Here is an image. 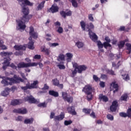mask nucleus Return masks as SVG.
Instances as JSON below:
<instances>
[{
    "label": "nucleus",
    "mask_w": 131,
    "mask_h": 131,
    "mask_svg": "<svg viewBox=\"0 0 131 131\" xmlns=\"http://www.w3.org/2000/svg\"><path fill=\"white\" fill-rule=\"evenodd\" d=\"M57 32L59 34L63 33V28H62L61 27H59L58 28Z\"/></svg>",
    "instance_id": "nucleus-54"
},
{
    "label": "nucleus",
    "mask_w": 131,
    "mask_h": 131,
    "mask_svg": "<svg viewBox=\"0 0 131 131\" xmlns=\"http://www.w3.org/2000/svg\"><path fill=\"white\" fill-rule=\"evenodd\" d=\"M72 123V121L71 120H66L64 122V125H69Z\"/></svg>",
    "instance_id": "nucleus-49"
},
{
    "label": "nucleus",
    "mask_w": 131,
    "mask_h": 131,
    "mask_svg": "<svg viewBox=\"0 0 131 131\" xmlns=\"http://www.w3.org/2000/svg\"><path fill=\"white\" fill-rule=\"evenodd\" d=\"M97 46L98 47V49H102L104 47V43H102V42L101 41L98 40L97 41Z\"/></svg>",
    "instance_id": "nucleus-39"
},
{
    "label": "nucleus",
    "mask_w": 131,
    "mask_h": 131,
    "mask_svg": "<svg viewBox=\"0 0 131 131\" xmlns=\"http://www.w3.org/2000/svg\"><path fill=\"white\" fill-rule=\"evenodd\" d=\"M38 107H43V108H46L47 107V104L46 102H42L38 104Z\"/></svg>",
    "instance_id": "nucleus-52"
},
{
    "label": "nucleus",
    "mask_w": 131,
    "mask_h": 131,
    "mask_svg": "<svg viewBox=\"0 0 131 131\" xmlns=\"http://www.w3.org/2000/svg\"><path fill=\"white\" fill-rule=\"evenodd\" d=\"M64 101H67L68 103H71L73 101L72 97H68Z\"/></svg>",
    "instance_id": "nucleus-51"
},
{
    "label": "nucleus",
    "mask_w": 131,
    "mask_h": 131,
    "mask_svg": "<svg viewBox=\"0 0 131 131\" xmlns=\"http://www.w3.org/2000/svg\"><path fill=\"white\" fill-rule=\"evenodd\" d=\"M76 46H77V48H78L79 49H81L83 47V42L77 41L76 42Z\"/></svg>",
    "instance_id": "nucleus-35"
},
{
    "label": "nucleus",
    "mask_w": 131,
    "mask_h": 131,
    "mask_svg": "<svg viewBox=\"0 0 131 131\" xmlns=\"http://www.w3.org/2000/svg\"><path fill=\"white\" fill-rule=\"evenodd\" d=\"M81 29H82V30L83 31H85V23L84 22V21L82 20L80 21V23Z\"/></svg>",
    "instance_id": "nucleus-37"
},
{
    "label": "nucleus",
    "mask_w": 131,
    "mask_h": 131,
    "mask_svg": "<svg viewBox=\"0 0 131 131\" xmlns=\"http://www.w3.org/2000/svg\"><path fill=\"white\" fill-rule=\"evenodd\" d=\"M53 85H55L57 86L59 84V80H58V79H54L52 80Z\"/></svg>",
    "instance_id": "nucleus-44"
},
{
    "label": "nucleus",
    "mask_w": 131,
    "mask_h": 131,
    "mask_svg": "<svg viewBox=\"0 0 131 131\" xmlns=\"http://www.w3.org/2000/svg\"><path fill=\"white\" fill-rule=\"evenodd\" d=\"M14 48L16 51H20V50L25 51L26 50V45H15L14 46Z\"/></svg>",
    "instance_id": "nucleus-18"
},
{
    "label": "nucleus",
    "mask_w": 131,
    "mask_h": 131,
    "mask_svg": "<svg viewBox=\"0 0 131 131\" xmlns=\"http://www.w3.org/2000/svg\"><path fill=\"white\" fill-rule=\"evenodd\" d=\"M69 2L72 3L74 8H77V7H78V4H77L76 0H69Z\"/></svg>",
    "instance_id": "nucleus-33"
},
{
    "label": "nucleus",
    "mask_w": 131,
    "mask_h": 131,
    "mask_svg": "<svg viewBox=\"0 0 131 131\" xmlns=\"http://www.w3.org/2000/svg\"><path fill=\"white\" fill-rule=\"evenodd\" d=\"M99 85H100L101 88H105V82L103 81H100Z\"/></svg>",
    "instance_id": "nucleus-61"
},
{
    "label": "nucleus",
    "mask_w": 131,
    "mask_h": 131,
    "mask_svg": "<svg viewBox=\"0 0 131 131\" xmlns=\"http://www.w3.org/2000/svg\"><path fill=\"white\" fill-rule=\"evenodd\" d=\"M62 97L63 100L65 101V100L68 98V94H67V93L62 92Z\"/></svg>",
    "instance_id": "nucleus-46"
},
{
    "label": "nucleus",
    "mask_w": 131,
    "mask_h": 131,
    "mask_svg": "<svg viewBox=\"0 0 131 131\" xmlns=\"http://www.w3.org/2000/svg\"><path fill=\"white\" fill-rule=\"evenodd\" d=\"M124 45H125L124 41H120L118 45L119 49H122L124 47Z\"/></svg>",
    "instance_id": "nucleus-38"
},
{
    "label": "nucleus",
    "mask_w": 131,
    "mask_h": 131,
    "mask_svg": "<svg viewBox=\"0 0 131 131\" xmlns=\"http://www.w3.org/2000/svg\"><path fill=\"white\" fill-rule=\"evenodd\" d=\"M82 111L84 112V113H85V114H90L91 113V109L90 108H83Z\"/></svg>",
    "instance_id": "nucleus-47"
},
{
    "label": "nucleus",
    "mask_w": 131,
    "mask_h": 131,
    "mask_svg": "<svg viewBox=\"0 0 131 131\" xmlns=\"http://www.w3.org/2000/svg\"><path fill=\"white\" fill-rule=\"evenodd\" d=\"M34 42L33 41H31L28 43V49L30 50H34Z\"/></svg>",
    "instance_id": "nucleus-32"
},
{
    "label": "nucleus",
    "mask_w": 131,
    "mask_h": 131,
    "mask_svg": "<svg viewBox=\"0 0 131 131\" xmlns=\"http://www.w3.org/2000/svg\"><path fill=\"white\" fill-rule=\"evenodd\" d=\"M111 88H113L114 94H115L116 92H118V84L116 83L115 82H113L110 84Z\"/></svg>",
    "instance_id": "nucleus-19"
},
{
    "label": "nucleus",
    "mask_w": 131,
    "mask_h": 131,
    "mask_svg": "<svg viewBox=\"0 0 131 131\" xmlns=\"http://www.w3.org/2000/svg\"><path fill=\"white\" fill-rule=\"evenodd\" d=\"M29 35H30V37L29 38L30 41H32V37L34 39L37 38L38 35L37 32H34V29L33 27H30Z\"/></svg>",
    "instance_id": "nucleus-4"
},
{
    "label": "nucleus",
    "mask_w": 131,
    "mask_h": 131,
    "mask_svg": "<svg viewBox=\"0 0 131 131\" xmlns=\"http://www.w3.org/2000/svg\"><path fill=\"white\" fill-rule=\"evenodd\" d=\"M128 97V95H127V93H125L122 95L121 97V101H127V97Z\"/></svg>",
    "instance_id": "nucleus-34"
},
{
    "label": "nucleus",
    "mask_w": 131,
    "mask_h": 131,
    "mask_svg": "<svg viewBox=\"0 0 131 131\" xmlns=\"http://www.w3.org/2000/svg\"><path fill=\"white\" fill-rule=\"evenodd\" d=\"M65 118V113L61 112L59 115L56 116L54 117V121H61V120H63Z\"/></svg>",
    "instance_id": "nucleus-12"
},
{
    "label": "nucleus",
    "mask_w": 131,
    "mask_h": 131,
    "mask_svg": "<svg viewBox=\"0 0 131 131\" xmlns=\"http://www.w3.org/2000/svg\"><path fill=\"white\" fill-rule=\"evenodd\" d=\"M125 46L126 47V50L128 51H126L127 54L128 55H130L131 54V44L130 43H126L125 44Z\"/></svg>",
    "instance_id": "nucleus-28"
},
{
    "label": "nucleus",
    "mask_w": 131,
    "mask_h": 131,
    "mask_svg": "<svg viewBox=\"0 0 131 131\" xmlns=\"http://www.w3.org/2000/svg\"><path fill=\"white\" fill-rule=\"evenodd\" d=\"M10 81H12V83H20V82H24V80L20 77L17 76V75H14L13 78H9Z\"/></svg>",
    "instance_id": "nucleus-5"
},
{
    "label": "nucleus",
    "mask_w": 131,
    "mask_h": 131,
    "mask_svg": "<svg viewBox=\"0 0 131 131\" xmlns=\"http://www.w3.org/2000/svg\"><path fill=\"white\" fill-rule=\"evenodd\" d=\"M110 42H104L103 43V47L105 49H107L108 47L111 48L112 46L110 44Z\"/></svg>",
    "instance_id": "nucleus-43"
},
{
    "label": "nucleus",
    "mask_w": 131,
    "mask_h": 131,
    "mask_svg": "<svg viewBox=\"0 0 131 131\" xmlns=\"http://www.w3.org/2000/svg\"><path fill=\"white\" fill-rule=\"evenodd\" d=\"M19 5L23 7V14L22 17L20 19H16V23L19 27L18 29L20 30H24L26 28L25 23L29 22V20L32 18V15H29V8L25 7V6H30L32 7L33 3H31L28 0H17Z\"/></svg>",
    "instance_id": "nucleus-1"
},
{
    "label": "nucleus",
    "mask_w": 131,
    "mask_h": 131,
    "mask_svg": "<svg viewBox=\"0 0 131 131\" xmlns=\"http://www.w3.org/2000/svg\"><path fill=\"white\" fill-rule=\"evenodd\" d=\"M23 102V100L21 99H15L11 101V104L12 106H16V105H20Z\"/></svg>",
    "instance_id": "nucleus-22"
},
{
    "label": "nucleus",
    "mask_w": 131,
    "mask_h": 131,
    "mask_svg": "<svg viewBox=\"0 0 131 131\" xmlns=\"http://www.w3.org/2000/svg\"><path fill=\"white\" fill-rule=\"evenodd\" d=\"M76 69H77L78 73H82V72L85 71L88 69V67L84 64L80 65L76 67Z\"/></svg>",
    "instance_id": "nucleus-10"
},
{
    "label": "nucleus",
    "mask_w": 131,
    "mask_h": 131,
    "mask_svg": "<svg viewBox=\"0 0 131 131\" xmlns=\"http://www.w3.org/2000/svg\"><path fill=\"white\" fill-rule=\"evenodd\" d=\"M39 82L38 80H34L33 81V83L29 84V89L30 90H32L33 89H38V84Z\"/></svg>",
    "instance_id": "nucleus-14"
},
{
    "label": "nucleus",
    "mask_w": 131,
    "mask_h": 131,
    "mask_svg": "<svg viewBox=\"0 0 131 131\" xmlns=\"http://www.w3.org/2000/svg\"><path fill=\"white\" fill-rule=\"evenodd\" d=\"M3 64V69H4V70H6V69H7V68H8L9 66H10V60L8 59H6L4 61Z\"/></svg>",
    "instance_id": "nucleus-24"
},
{
    "label": "nucleus",
    "mask_w": 131,
    "mask_h": 131,
    "mask_svg": "<svg viewBox=\"0 0 131 131\" xmlns=\"http://www.w3.org/2000/svg\"><path fill=\"white\" fill-rule=\"evenodd\" d=\"M21 89L23 91H27V90H30V89L29 88V84H27L26 86H21Z\"/></svg>",
    "instance_id": "nucleus-48"
},
{
    "label": "nucleus",
    "mask_w": 131,
    "mask_h": 131,
    "mask_svg": "<svg viewBox=\"0 0 131 131\" xmlns=\"http://www.w3.org/2000/svg\"><path fill=\"white\" fill-rule=\"evenodd\" d=\"M49 87L47 84H44L43 88L42 89V90H49Z\"/></svg>",
    "instance_id": "nucleus-64"
},
{
    "label": "nucleus",
    "mask_w": 131,
    "mask_h": 131,
    "mask_svg": "<svg viewBox=\"0 0 131 131\" xmlns=\"http://www.w3.org/2000/svg\"><path fill=\"white\" fill-rule=\"evenodd\" d=\"M19 74L21 75L23 79L24 80H24H27V78L25 76V74L23 73L22 72H20Z\"/></svg>",
    "instance_id": "nucleus-50"
},
{
    "label": "nucleus",
    "mask_w": 131,
    "mask_h": 131,
    "mask_svg": "<svg viewBox=\"0 0 131 131\" xmlns=\"http://www.w3.org/2000/svg\"><path fill=\"white\" fill-rule=\"evenodd\" d=\"M88 31H89V35L91 39H92L93 41H94V42H97V41L98 40V38L97 34L92 32V30L90 29H89Z\"/></svg>",
    "instance_id": "nucleus-7"
},
{
    "label": "nucleus",
    "mask_w": 131,
    "mask_h": 131,
    "mask_svg": "<svg viewBox=\"0 0 131 131\" xmlns=\"http://www.w3.org/2000/svg\"><path fill=\"white\" fill-rule=\"evenodd\" d=\"M107 73L110 74V75H115V73L112 70H106Z\"/></svg>",
    "instance_id": "nucleus-45"
},
{
    "label": "nucleus",
    "mask_w": 131,
    "mask_h": 131,
    "mask_svg": "<svg viewBox=\"0 0 131 131\" xmlns=\"http://www.w3.org/2000/svg\"><path fill=\"white\" fill-rule=\"evenodd\" d=\"M101 78H102V79H107V75L105 74H101Z\"/></svg>",
    "instance_id": "nucleus-62"
},
{
    "label": "nucleus",
    "mask_w": 131,
    "mask_h": 131,
    "mask_svg": "<svg viewBox=\"0 0 131 131\" xmlns=\"http://www.w3.org/2000/svg\"><path fill=\"white\" fill-rule=\"evenodd\" d=\"M10 67L12 68V69H15V70H17V67L15 64L12 63L10 65L9 64Z\"/></svg>",
    "instance_id": "nucleus-56"
},
{
    "label": "nucleus",
    "mask_w": 131,
    "mask_h": 131,
    "mask_svg": "<svg viewBox=\"0 0 131 131\" xmlns=\"http://www.w3.org/2000/svg\"><path fill=\"white\" fill-rule=\"evenodd\" d=\"M93 80H95L96 82H98V81H100L101 80L100 78L98 77V76L96 75H93Z\"/></svg>",
    "instance_id": "nucleus-42"
},
{
    "label": "nucleus",
    "mask_w": 131,
    "mask_h": 131,
    "mask_svg": "<svg viewBox=\"0 0 131 131\" xmlns=\"http://www.w3.org/2000/svg\"><path fill=\"white\" fill-rule=\"evenodd\" d=\"M77 73V71H76L75 69L72 72V77H74L75 76V75Z\"/></svg>",
    "instance_id": "nucleus-59"
},
{
    "label": "nucleus",
    "mask_w": 131,
    "mask_h": 131,
    "mask_svg": "<svg viewBox=\"0 0 131 131\" xmlns=\"http://www.w3.org/2000/svg\"><path fill=\"white\" fill-rule=\"evenodd\" d=\"M45 4H46V1H43L40 4H37L38 6L36 7V11H41L43 8H45Z\"/></svg>",
    "instance_id": "nucleus-21"
},
{
    "label": "nucleus",
    "mask_w": 131,
    "mask_h": 131,
    "mask_svg": "<svg viewBox=\"0 0 131 131\" xmlns=\"http://www.w3.org/2000/svg\"><path fill=\"white\" fill-rule=\"evenodd\" d=\"M88 18L90 21H92V22H94V17H93V14H90L88 15Z\"/></svg>",
    "instance_id": "nucleus-53"
},
{
    "label": "nucleus",
    "mask_w": 131,
    "mask_h": 131,
    "mask_svg": "<svg viewBox=\"0 0 131 131\" xmlns=\"http://www.w3.org/2000/svg\"><path fill=\"white\" fill-rule=\"evenodd\" d=\"M66 56L68 57L67 59L68 62H71V59H72V57H73V54H72L71 53H67L66 54Z\"/></svg>",
    "instance_id": "nucleus-30"
},
{
    "label": "nucleus",
    "mask_w": 131,
    "mask_h": 131,
    "mask_svg": "<svg viewBox=\"0 0 131 131\" xmlns=\"http://www.w3.org/2000/svg\"><path fill=\"white\" fill-rule=\"evenodd\" d=\"M33 118H31L29 119H26L24 120V123L25 124H32V123H33Z\"/></svg>",
    "instance_id": "nucleus-27"
},
{
    "label": "nucleus",
    "mask_w": 131,
    "mask_h": 131,
    "mask_svg": "<svg viewBox=\"0 0 131 131\" xmlns=\"http://www.w3.org/2000/svg\"><path fill=\"white\" fill-rule=\"evenodd\" d=\"M25 100L26 102H28V103H30V104H38L39 103V100H36L33 96H27L25 98Z\"/></svg>",
    "instance_id": "nucleus-3"
},
{
    "label": "nucleus",
    "mask_w": 131,
    "mask_h": 131,
    "mask_svg": "<svg viewBox=\"0 0 131 131\" xmlns=\"http://www.w3.org/2000/svg\"><path fill=\"white\" fill-rule=\"evenodd\" d=\"M34 59H37L38 60H39V59H40V58H41V56H40V55H35L34 56Z\"/></svg>",
    "instance_id": "nucleus-58"
},
{
    "label": "nucleus",
    "mask_w": 131,
    "mask_h": 131,
    "mask_svg": "<svg viewBox=\"0 0 131 131\" xmlns=\"http://www.w3.org/2000/svg\"><path fill=\"white\" fill-rule=\"evenodd\" d=\"M50 47H52L53 48H55V47H57L59 46V43L56 42V43H51L49 45Z\"/></svg>",
    "instance_id": "nucleus-55"
},
{
    "label": "nucleus",
    "mask_w": 131,
    "mask_h": 131,
    "mask_svg": "<svg viewBox=\"0 0 131 131\" xmlns=\"http://www.w3.org/2000/svg\"><path fill=\"white\" fill-rule=\"evenodd\" d=\"M13 112L14 113H18L19 114H26L27 110L26 108L14 109Z\"/></svg>",
    "instance_id": "nucleus-16"
},
{
    "label": "nucleus",
    "mask_w": 131,
    "mask_h": 131,
    "mask_svg": "<svg viewBox=\"0 0 131 131\" xmlns=\"http://www.w3.org/2000/svg\"><path fill=\"white\" fill-rule=\"evenodd\" d=\"M60 15L63 17V18H66V16H70L72 15V12L71 11H69L68 12H66L64 11H61L60 12Z\"/></svg>",
    "instance_id": "nucleus-17"
},
{
    "label": "nucleus",
    "mask_w": 131,
    "mask_h": 131,
    "mask_svg": "<svg viewBox=\"0 0 131 131\" xmlns=\"http://www.w3.org/2000/svg\"><path fill=\"white\" fill-rule=\"evenodd\" d=\"M67 110L69 114H71V115L73 116L77 114V113L75 111V107L74 106H68Z\"/></svg>",
    "instance_id": "nucleus-8"
},
{
    "label": "nucleus",
    "mask_w": 131,
    "mask_h": 131,
    "mask_svg": "<svg viewBox=\"0 0 131 131\" xmlns=\"http://www.w3.org/2000/svg\"><path fill=\"white\" fill-rule=\"evenodd\" d=\"M99 100L106 103V102H108L109 99L106 96L103 95V94H100L99 95Z\"/></svg>",
    "instance_id": "nucleus-20"
},
{
    "label": "nucleus",
    "mask_w": 131,
    "mask_h": 131,
    "mask_svg": "<svg viewBox=\"0 0 131 131\" xmlns=\"http://www.w3.org/2000/svg\"><path fill=\"white\" fill-rule=\"evenodd\" d=\"M9 91H10L9 88H5V90L1 93V95L3 96V97H7V96L9 95Z\"/></svg>",
    "instance_id": "nucleus-26"
},
{
    "label": "nucleus",
    "mask_w": 131,
    "mask_h": 131,
    "mask_svg": "<svg viewBox=\"0 0 131 131\" xmlns=\"http://www.w3.org/2000/svg\"><path fill=\"white\" fill-rule=\"evenodd\" d=\"M118 107V102L115 100L112 102V105L110 106V110L112 112H116Z\"/></svg>",
    "instance_id": "nucleus-9"
},
{
    "label": "nucleus",
    "mask_w": 131,
    "mask_h": 131,
    "mask_svg": "<svg viewBox=\"0 0 131 131\" xmlns=\"http://www.w3.org/2000/svg\"><path fill=\"white\" fill-rule=\"evenodd\" d=\"M89 28H90V30L91 29H94V28H95V26H94V25L93 24V23H91L89 24Z\"/></svg>",
    "instance_id": "nucleus-60"
},
{
    "label": "nucleus",
    "mask_w": 131,
    "mask_h": 131,
    "mask_svg": "<svg viewBox=\"0 0 131 131\" xmlns=\"http://www.w3.org/2000/svg\"><path fill=\"white\" fill-rule=\"evenodd\" d=\"M121 64V61H118L117 66H116V64L115 63V62H112V66H113V67L115 68V69H117L118 68V67H119V66H120Z\"/></svg>",
    "instance_id": "nucleus-36"
},
{
    "label": "nucleus",
    "mask_w": 131,
    "mask_h": 131,
    "mask_svg": "<svg viewBox=\"0 0 131 131\" xmlns=\"http://www.w3.org/2000/svg\"><path fill=\"white\" fill-rule=\"evenodd\" d=\"M1 56L2 57H9V56H11V55H13V52H1Z\"/></svg>",
    "instance_id": "nucleus-29"
},
{
    "label": "nucleus",
    "mask_w": 131,
    "mask_h": 131,
    "mask_svg": "<svg viewBox=\"0 0 131 131\" xmlns=\"http://www.w3.org/2000/svg\"><path fill=\"white\" fill-rule=\"evenodd\" d=\"M106 118H107L108 120H111V121H113V120H114V117L111 114H107L106 115Z\"/></svg>",
    "instance_id": "nucleus-41"
},
{
    "label": "nucleus",
    "mask_w": 131,
    "mask_h": 131,
    "mask_svg": "<svg viewBox=\"0 0 131 131\" xmlns=\"http://www.w3.org/2000/svg\"><path fill=\"white\" fill-rule=\"evenodd\" d=\"M57 60L59 62H60V61H65V55L63 54H60L58 57Z\"/></svg>",
    "instance_id": "nucleus-31"
},
{
    "label": "nucleus",
    "mask_w": 131,
    "mask_h": 131,
    "mask_svg": "<svg viewBox=\"0 0 131 131\" xmlns=\"http://www.w3.org/2000/svg\"><path fill=\"white\" fill-rule=\"evenodd\" d=\"M90 116L93 118H96V114H95V112H92V113L90 114Z\"/></svg>",
    "instance_id": "nucleus-63"
},
{
    "label": "nucleus",
    "mask_w": 131,
    "mask_h": 131,
    "mask_svg": "<svg viewBox=\"0 0 131 131\" xmlns=\"http://www.w3.org/2000/svg\"><path fill=\"white\" fill-rule=\"evenodd\" d=\"M57 67H58V68H59L60 70H64L65 69L66 67L65 66H64L63 64H58Z\"/></svg>",
    "instance_id": "nucleus-57"
},
{
    "label": "nucleus",
    "mask_w": 131,
    "mask_h": 131,
    "mask_svg": "<svg viewBox=\"0 0 131 131\" xmlns=\"http://www.w3.org/2000/svg\"><path fill=\"white\" fill-rule=\"evenodd\" d=\"M86 95H87L86 99L88 101H92V100L93 99V95H92V93L89 94H86Z\"/></svg>",
    "instance_id": "nucleus-40"
},
{
    "label": "nucleus",
    "mask_w": 131,
    "mask_h": 131,
    "mask_svg": "<svg viewBox=\"0 0 131 131\" xmlns=\"http://www.w3.org/2000/svg\"><path fill=\"white\" fill-rule=\"evenodd\" d=\"M10 77H5V78L1 81V83L4 84V86H7V85H13V82L10 79Z\"/></svg>",
    "instance_id": "nucleus-6"
},
{
    "label": "nucleus",
    "mask_w": 131,
    "mask_h": 131,
    "mask_svg": "<svg viewBox=\"0 0 131 131\" xmlns=\"http://www.w3.org/2000/svg\"><path fill=\"white\" fill-rule=\"evenodd\" d=\"M49 94L50 96H53V97H55V98L59 97V93L55 92L54 90H50L49 91Z\"/></svg>",
    "instance_id": "nucleus-25"
},
{
    "label": "nucleus",
    "mask_w": 131,
    "mask_h": 131,
    "mask_svg": "<svg viewBox=\"0 0 131 131\" xmlns=\"http://www.w3.org/2000/svg\"><path fill=\"white\" fill-rule=\"evenodd\" d=\"M33 66H37L36 62L25 63L24 62H20L17 64L18 68H27V67H33Z\"/></svg>",
    "instance_id": "nucleus-2"
},
{
    "label": "nucleus",
    "mask_w": 131,
    "mask_h": 131,
    "mask_svg": "<svg viewBox=\"0 0 131 131\" xmlns=\"http://www.w3.org/2000/svg\"><path fill=\"white\" fill-rule=\"evenodd\" d=\"M121 74L122 75V78L124 79V80H126V81H127V80H129V75H128V74H124V71L123 70L120 71Z\"/></svg>",
    "instance_id": "nucleus-23"
},
{
    "label": "nucleus",
    "mask_w": 131,
    "mask_h": 131,
    "mask_svg": "<svg viewBox=\"0 0 131 131\" xmlns=\"http://www.w3.org/2000/svg\"><path fill=\"white\" fill-rule=\"evenodd\" d=\"M40 50L41 52L44 53L46 56H49L51 54V50L49 48H46L45 45L40 47Z\"/></svg>",
    "instance_id": "nucleus-11"
},
{
    "label": "nucleus",
    "mask_w": 131,
    "mask_h": 131,
    "mask_svg": "<svg viewBox=\"0 0 131 131\" xmlns=\"http://www.w3.org/2000/svg\"><path fill=\"white\" fill-rule=\"evenodd\" d=\"M49 12L52 13V14H55V13L59 12V7L56 4L52 5L51 7L49 9Z\"/></svg>",
    "instance_id": "nucleus-13"
},
{
    "label": "nucleus",
    "mask_w": 131,
    "mask_h": 131,
    "mask_svg": "<svg viewBox=\"0 0 131 131\" xmlns=\"http://www.w3.org/2000/svg\"><path fill=\"white\" fill-rule=\"evenodd\" d=\"M82 92L85 94H92V86L91 85H86L82 89Z\"/></svg>",
    "instance_id": "nucleus-15"
}]
</instances>
